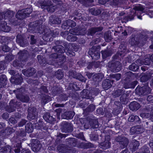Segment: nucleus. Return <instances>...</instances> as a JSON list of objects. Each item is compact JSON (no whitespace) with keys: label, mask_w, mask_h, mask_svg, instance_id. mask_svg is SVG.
Returning a JSON list of instances; mask_svg holds the SVG:
<instances>
[{"label":"nucleus","mask_w":153,"mask_h":153,"mask_svg":"<svg viewBox=\"0 0 153 153\" xmlns=\"http://www.w3.org/2000/svg\"><path fill=\"white\" fill-rule=\"evenodd\" d=\"M63 71L62 70L59 69L55 72V76L59 80L62 79L64 76Z\"/></svg>","instance_id":"obj_44"},{"label":"nucleus","mask_w":153,"mask_h":153,"mask_svg":"<svg viewBox=\"0 0 153 153\" xmlns=\"http://www.w3.org/2000/svg\"><path fill=\"white\" fill-rule=\"evenodd\" d=\"M130 132L131 134H138L142 133L141 127L139 126H136L132 127L130 129Z\"/></svg>","instance_id":"obj_30"},{"label":"nucleus","mask_w":153,"mask_h":153,"mask_svg":"<svg viewBox=\"0 0 153 153\" xmlns=\"http://www.w3.org/2000/svg\"><path fill=\"white\" fill-rule=\"evenodd\" d=\"M76 79L82 82H85L87 79L86 78L84 77L80 74H78V75L76 76Z\"/></svg>","instance_id":"obj_63"},{"label":"nucleus","mask_w":153,"mask_h":153,"mask_svg":"<svg viewBox=\"0 0 153 153\" xmlns=\"http://www.w3.org/2000/svg\"><path fill=\"white\" fill-rule=\"evenodd\" d=\"M136 153H149V148L146 146H144L141 148L139 152Z\"/></svg>","instance_id":"obj_53"},{"label":"nucleus","mask_w":153,"mask_h":153,"mask_svg":"<svg viewBox=\"0 0 153 153\" xmlns=\"http://www.w3.org/2000/svg\"><path fill=\"white\" fill-rule=\"evenodd\" d=\"M36 73V70L34 68H31L22 72L24 75L28 77L32 76Z\"/></svg>","instance_id":"obj_34"},{"label":"nucleus","mask_w":153,"mask_h":153,"mask_svg":"<svg viewBox=\"0 0 153 153\" xmlns=\"http://www.w3.org/2000/svg\"><path fill=\"white\" fill-rule=\"evenodd\" d=\"M102 78L100 77L98 74H95L92 76V79L94 82L95 83L99 82L101 81Z\"/></svg>","instance_id":"obj_59"},{"label":"nucleus","mask_w":153,"mask_h":153,"mask_svg":"<svg viewBox=\"0 0 153 153\" xmlns=\"http://www.w3.org/2000/svg\"><path fill=\"white\" fill-rule=\"evenodd\" d=\"M57 149L61 153H66L68 152V148L66 145L63 144L59 145L57 147Z\"/></svg>","instance_id":"obj_38"},{"label":"nucleus","mask_w":153,"mask_h":153,"mask_svg":"<svg viewBox=\"0 0 153 153\" xmlns=\"http://www.w3.org/2000/svg\"><path fill=\"white\" fill-rule=\"evenodd\" d=\"M76 138L79 139L83 141H86L84 136L83 133L79 132V134H76L75 136Z\"/></svg>","instance_id":"obj_62"},{"label":"nucleus","mask_w":153,"mask_h":153,"mask_svg":"<svg viewBox=\"0 0 153 153\" xmlns=\"http://www.w3.org/2000/svg\"><path fill=\"white\" fill-rule=\"evenodd\" d=\"M28 13H25L24 9L19 10L16 15V19L20 20L23 19L25 18L29 17Z\"/></svg>","instance_id":"obj_24"},{"label":"nucleus","mask_w":153,"mask_h":153,"mask_svg":"<svg viewBox=\"0 0 153 153\" xmlns=\"http://www.w3.org/2000/svg\"><path fill=\"white\" fill-rule=\"evenodd\" d=\"M111 52L105 50L102 52V56L103 59H105L107 57L111 56Z\"/></svg>","instance_id":"obj_56"},{"label":"nucleus","mask_w":153,"mask_h":153,"mask_svg":"<svg viewBox=\"0 0 153 153\" xmlns=\"http://www.w3.org/2000/svg\"><path fill=\"white\" fill-rule=\"evenodd\" d=\"M76 23L73 20L69 19L63 22L61 27L64 30H68L70 27L73 28L76 26Z\"/></svg>","instance_id":"obj_16"},{"label":"nucleus","mask_w":153,"mask_h":153,"mask_svg":"<svg viewBox=\"0 0 153 153\" xmlns=\"http://www.w3.org/2000/svg\"><path fill=\"white\" fill-rule=\"evenodd\" d=\"M19 105L16 101L12 100L10 101L9 105L6 106L5 109L7 112L10 113L15 111L16 108L17 109Z\"/></svg>","instance_id":"obj_11"},{"label":"nucleus","mask_w":153,"mask_h":153,"mask_svg":"<svg viewBox=\"0 0 153 153\" xmlns=\"http://www.w3.org/2000/svg\"><path fill=\"white\" fill-rule=\"evenodd\" d=\"M77 64L79 67H84L86 65L87 62L85 60L80 59L77 62Z\"/></svg>","instance_id":"obj_64"},{"label":"nucleus","mask_w":153,"mask_h":153,"mask_svg":"<svg viewBox=\"0 0 153 153\" xmlns=\"http://www.w3.org/2000/svg\"><path fill=\"white\" fill-rule=\"evenodd\" d=\"M19 58L21 62L24 63L26 62L28 58V55L23 51H20L19 53Z\"/></svg>","instance_id":"obj_31"},{"label":"nucleus","mask_w":153,"mask_h":153,"mask_svg":"<svg viewBox=\"0 0 153 153\" xmlns=\"http://www.w3.org/2000/svg\"><path fill=\"white\" fill-rule=\"evenodd\" d=\"M144 109L145 111L147 113H144L143 115H144V116L146 117H148L150 115L149 113L150 112L151 113L152 111V110L153 109L152 105H147L145 106Z\"/></svg>","instance_id":"obj_37"},{"label":"nucleus","mask_w":153,"mask_h":153,"mask_svg":"<svg viewBox=\"0 0 153 153\" xmlns=\"http://www.w3.org/2000/svg\"><path fill=\"white\" fill-rule=\"evenodd\" d=\"M49 22L52 24L58 25L61 24V20L57 16L52 15L49 17Z\"/></svg>","instance_id":"obj_27"},{"label":"nucleus","mask_w":153,"mask_h":153,"mask_svg":"<svg viewBox=\"0 0 153 153\" xmlns=\"http://www.w3.org/2000/svg\"><path fill=\"white\" fill-rule=\"evenodd\" d=\"M111 136L110 135L105 136L104 141L99 144L100 147L103 150L108 149L111 147Z\"/></svg>","instance_id":"obj_12"},{"label":"nucleus","mask_w":153,"mask_h":153,"mask_svg":"<svg viewBox=\"0 0 153 153\" xmlns=\"http://www.w3.org/2000/svg\"><path fill=\"white\" fill-rule=\"evenodd\" d=\"M114 81L113 80L105 79L102 82V86L105 90H108L111 87Z\"/></svg>","instance_id":"obj_25"},{"label":"nucleus","mask_w":153,"mask_h":153,"mask_svg":"<svg viewBox=\"0 0 153 153\" xmlns=\"http://www.w3.org/2000/svg\"><path fill=\"white\" fill-rule=\"evenodd\" d=\"M59 30L58 28H56L54 30H53L51 31V34H45L46 36L48 38H50V35L52 36L53 37L55 38L56 37H57L59 34Z\"/></svg>","instance_id":"obj_36"},{"label":"nucleus","mask_w":153,"mask_h":153,"mask_svg":"<svg viewBox=\"0 0 153 153\" xmlns=\"http://www.w3.org/2000/svg\"><path fill=\"white\" fill-rule=\"evenodd\" d=\"M103 29L102 27H92L88 29L87 31V36H93L97 32H100Z\"/></svg>","instance_id":"obj_19"},{"label":"nucleus","mask_w":153,"mask_h":153,"mask_svg":"<svg viewBox=\"0 0 153 153\" xmlns=\"http://www.w3.org/2000/svg\"><path fill=\"white\" fill-rule=\"evenodd\" d=\"M32 124V123L30 122L27 123L25 126V130L26 132L30 133L33 131V128Z\"/></svg>","instance_id":"obj_43"},{"label":"nucleus","mask_w":153,"mask_h":153,"mask_svg":"<svg viewBox=\"0 0 153 153\" xmlns=\"http://www.w3.org/2000/svg\"><path fill=\"white\" fill-rule=\"evenodd\" d=\"M75 113L74 111H66L62 115V117L67 120L71 119L73 118Z\"/></svg>","instance_id":"obj_32"},{"label":"nucleus","mask_w":153,"mask_h":153,"mask_svg":"<svg viewBox=\"0 0 153 153\" xmlns=\"http://www.w3.org/2000/svg\"><path fill=\"white\" fill-rule=\"evenodd\" d=\"M17 136L23 137L26 135V133L24 129L21 128L16 131Z\"/></svg>","instance_id":"obj_55"},{"label":"nucleus","mask_w":153,"mask_h":153,"mask_svg":"<svg viewBox=\"0 0 153 153\" xmlns=\"http://www.w3.org/2000/svg\"><path fill=\"white\" fill-rule=\"evenodd\" d=\"M128 95L125 93H123L120 97V100L123 104H126L128 103Z\"/></svg>","instance_id":"obj_42"},{"label":"nucleus","mask_w":153,"mask_h":153,"mask_svg":"<svg viewBox=\"0 0 153 153\" xmlns=\"http://www.w3.org/2000/svg\"><path fill=\"white\" fill-rule=\"evenodd\" d=\"M61 129L62 132L71 133L73 130V126L70 123L62 122L61 123Z\"/></svg>","instance_id":"obj_10"},{"label":"nucleus","mask_w":153,"mask_h":153,"mask_svg":"<svg viewBox=\"0 0 153 153\" xmlns=\"http://www.w3.org/2000/svg\"><path fill=\"white\" fill-rule=\"evenodd\" d=\"M55 44L56 45L53 47V49H54L55 52L59 53H62L65 52L64 48L62 45H63L62 41H56L55 42Z\"/></svg>","instance_id":"obj_14"},{"label":"nucleus","mask_w":153,"mask_h":153,"mask_svg":"<svg viewBox=\"0 0 153 153\" xmlns=\"http://www.w3.org/2000/svg\"><path fill=\"white\" fill-rule=\"evenodd\" d=\"M135 91L136 94L140 96L148 95L151 92L149 83L146 82L142 87L138 85L135 89Z\"/></svg>","instance_id":"obj_6"},{"label":"nucleus","mask_w":153,"mask_h":153,"mask_svg":"<svg viewBox=\"0 0 153 153\" xmlns=\"http://www.w3.org/2000/svg\"><path fill=\"white\" fill-rule=\"evenodd\" d=\"M77 146L80 148H82L83 149H87L94 147V145L89 142L87 143L80 142L78 143Z\"/></svg>","instance_id":"obj_26"},{"label":"nucleus","mask_w":153,"mask_h":153,"mask_svg":"<svg viewBox=\"0 0 153 153\" xmlns=\"http://www.w3.org/2000/svg\"><path fill=\"white\" fill-rule=\"evenodd\" d=\"M139 67L134 63H132L129 67V69L133 71L136 72L139 69Z\"/></svg>","instance_id":"obj_52"},{"label":"nucleus","mask_w":153,"mask_h":153,"mask_svg":"<svg viewBox=\"0 0 153 153\" xmlns=\"http://www.w3.org/2000/svg\"><path fill=\"white\" fill-rule=\"evenodd\" d=\"M23 81V78L21 74H19L18 73L11 76L10 81V82L13 84L16 85H20Z\"/></svg>","instance_id":"obj_13"},{"label":"nucleus","mask_w":153,"mask_h":153,"mask_svg":"<svg viewBox=\"0 0 153 153\" xmlns=\"http://www.w3.org/2000/svg\"><path fill=\"white\" fill-rule=\"evenodd\" d=\"M12 147L9 145L1 147V153H11Z\"/></svg>","instance_id":"obj_39"},{"label":"nucleus","mask_w":153,"mask_h":153,"mask_svg":"<svg viewBox=\"0 0 153 153\" xmlns=\"http://www.w3.org/2000/svg\"><path fill=\"white\" fill-rule=\"evenodd\" d=\"M16 98L23 102H28L30 100L28 95L24 94L22 92H19L16 94Z\"/></svg>","instance_id":"obj_23"},{"label":"nucleus","mask_w":153,"mask_h":153,"mask_svg":"<svg viewBox=\"0 0 153 153\" xmlns=\"http://www.w3.org/2000/svg\"><path fill=\"white\" fill-rule=\"evenodd\" d=\"M68 144L71 146L75 147L78 143L77 140L74 138H69L68 139Z\"/></svg>","instance_id":"obj_45"},{"label":"nucleus","mask_w":153,"mask_h":153,"mask_svg":"<svg viewBox=\"0 0 153 153\" xmlns=\"http://www.w3.org/2000/svg\"><path fill=\"white\" fill-rule=\"evenodd\" d=\"M50 101V97L47 95H43L41 99V102L45 104L48 102Z\"/></svg>","instance_id":"obj_54"},{"label":"nucleus","mask_w":153,"mask_h":153,"mask_svg":"<svg viewBox=\"0 0 153 153\" xmlns=\"http://www.w3.org/2000/svg\"><path fill=\"white\" fill-rule=\"evenodd\" d=\"M28 29L30 32H33L35 30L45 31L46 28V26L43 24V21L41 20L36 21L34 22H30L28 25Z\"/></svg>","instance_id":"obj_5"},{"label":"nucleus","mask_w":153,"mask_h":153,"mask_svg":"<svg viewBox=\"0 0 153 153\" xmlns=\"http://www.w3.org/2000/svg\"><path fill=\"white\" fill-rule=\"evenodd\" d=\"M16 42L20 45H24V39L23 36L21 35H18L16 36Z\"/></svg>","instance_id":"obj_49"},{"label":"nucleus","mask_w":153,"mask_h":153,"mask_svg":"<svg viewBox=\"0 0 153 153\" xmlns=\"http://www.w3.org/2000/svg\"><path fill=\"white\" fill-rule=\"evenodd\" d=\"M90 12L91 14L94 16H98L100 14L101 11V10L97 8H92L90 9Z\"/></svg>","instance_id":"obj_47"},{"label":"nucleus","mask_w":153,"mask_h":153,"mask_svg":"<svg viewBox=\"0 0 153 153\" xmlns=\"http://www.w3.org/2000/svg\"><path fill=\"white\" fill-rule=\"evenodd\" d=\"M68 93L69 95L66 94L62 93L60 94L62 91V88L60 86L57 85L53 86L51 89V92L54 96L59 95L57 97V100L59 102L65 101L67 100L69 95L71 96L73 94L71 93V91L75 92L80 90V88L79 86V84L76 82H73V83H70L67 88Z\"/></svg>","instance_id":"obj_1"},{"label":"nucleus","mask_w":153,"mask_h":153,"mask_svg":"<svg viewBox=\"0 0 153 153\" xmlns=\"http://www.w3.org/2000/svg\"><path fill=\"white\" fill-rule=\"evenodd\" d=\"M73 19L76 22H77L78 20L81 21L82 20H86L87 18L85 17H83L82 14L77 13L75 15V16L74 17Z\"/></svg>","instance_id":"obj_46"},{"label":"nucleus","mask_w":153,"mask_h":153,"mask_svg":"<svg viewBox=\"0 0 153 153\" xmlns=\"http://www.w3.org/2000/svg\"><path fill=\"white\" fill-rule=\"evenodd\" d=\"M22 147V143H17L14 147V152L16 153H19Z\"/></svg>","instance_id":"obj_57"},{"label":"nucleus","mask_w":153,"mask_h":153,"mask_svg":"<svg viewBox=\"0 0 153 153\" xmlns=\"http://www.w3.org/2000/svg\"><path fill=\"white\" fill-rule=\"evenodd\" d=\"M95 109V106L93 104H90L85 109V111L86 112H92Z\"/></svg>","instance_id":"obj_50"},{"label":"nucleus","mask_w":153,"mask_h":153,"mask_svg":"<svg viewBox=\"0 0 153 153\" xmlns=\"http://www.w3.org/2000/svg\"><path fill=\"white\" fill-rule=\"evenodd\" d=\"M4 13L5 19H7V21H1L0 22V27L3 31L8 32L10 31V28L7 25V22H8L9 24L14 26L20 25L21 22L20 21L16 20L14 16L15 13L13 11L8 10L4 12Z\"/></svg>","instance_id":"obj_2"},{"label":"nucleus","mask_w":153,"mask_h":153,"mask_svg":"<svg viewBox=\"0 0 153 153\" xmlns=\"http://www.w3.org/2000/svg\"><path fill=\"white\" fill-rule=\"evenodd\" d=\"M152 73L149 71L143 73L140 79V81L142 82H146L152 76Z\"/></svg>","instance_id":"obj_28"},{"label":"nucleus","mask_w":153,"mask_h":153,"mask_svg":"<svg viewBox=\"0 0 153 153\" xmlns=\"http://www.w3.org/2000/svg\"><path fill=\"white\" fill-rule=\"evenodd\" d=\"M104 38L106 42H109L112 39L111 36V31L108 30L105 33Z\"/></svg>","instance_id":"obj_40"},{"label":"nucleus","mask_w":153,"mask_h":153,"mask_svg":"<svg viewBox=\"0 0 153 153\" xmlns=\"http://www.w3.org/2000/svg\"><path fill=\"white\" fill-rule=\"evenodd\" d=\"M145 36L141 34L140 36L132 37L130 39V43L132 46L141 48L144 46L147 40Z\"/></svg>","instance_id":"obj_4"},{"label":"nucleus","mask_w":153,"mask_h":153,"mask_svg":"<svg viewBox=\"0 0 153 153\" xmlns=\"http://www.w3.org/2000/svg\"><path fill=\"white\" fill-rule=\"evenodd\" d=\"M66 39L69 42H75L77 39V37L75 35H74V34H72L68 35Z\"/></svg>","instance_id":"obj_58"},{"label":"nucleus","mask_w":153,"mask_h":153,"mask_svg":"<svg viewBox=\"0 0 153 153\" xmlns=\"http://www.w3.org/2000/svg\"><path fill=\"white\" fill-rule=\"evenodd\" d=\"M141 107L140 104L137 102L133 101L130 103L129 108L132 111H136L138 110Z\"/></svg>","instance_id":"obj_29"},{"label":"nucleus","mask_w":153,"mask_h":153,"mask_svg":"<svg viewBox=\"0 0 153 153\" xmlns=\"http://www.w3.org/2000/svg\"><path fill=\"white\" fill-rule=\"evenodd\" d=\"M73 32L76 35L84 36L87 33L86 29L81 26L75 28L73 30Z\"/></svg>","instance_id":"obj_21"},{"label":"nucleus","mask_w":153,"mask_h":153,"mask_svg":"<svg viewBox=\"0 0 153 153\" xmlns=\"http://www.w3.org/2000/svg\"><path fill=\"white\" fill-rule=\"evenodd\" d=\"M64 53H59V54L58 58L56 60L57 62L58 63H59L60 64L63 63L65 61L66 59V57L63 54Z\"/></svg>","instance_id":"obj_41"},{"label":"nucleus","mask_w":153,"mask_h":153,"mask_svg":"<svg viewBox=\"0 0 153 153\" xmlns=\"http://www.w3.org/2000/svg\"><path fill=\"white\" fill-rule=\"evenodd\" d=\"M89 123L93 128H97L99 127V123L97 120L89 119Z\"/></svg>","instance_id":"obj_35"},{"label":"nucleus","mask_w":153,"mask_h":153,"mask_svg":"<svg viewBox=\"0 0 153 153\" xmlns=\"http://www.w3.org/2000/svg\"><path fill=\"white\" fill-rule=\"evenodd\" d=\"M7 79L6 76L4 74H1L0 76V88L4 87L7 83Z\"/></svg>","instance_id":"obj_33"},{"label":"nucleus","mask_w":153,"mask_h":153,"mask_svg":"<svg viewBox=\"0 0 153 153\" xmlns=\"http://www.w3.org/2000/svg\"><path fill=\"white\" fill-rule=\"evenodd\" d=\"M56 117L55 115H51L49 112L45 113L43 117L46 122L51 124H53L56 121Z\"/></svg>","instance_id":"obj_18"},{"label":"nucleus","mask_w":153,"mask_h":153,"mask_svg":"<svg viewBox=\"0 0 153 153\" xmlns=\"http://www.w3.org/2000/svg\"><path fill=\"white\" fill-rule=\"evenodd\" d=\"M129 53V50H127L126 47L124 45L120 44L119 47L118 51L116 54L112 57L114 60H116L118 59L119 56L124 57L126 55Z\"/></svg>","instance_id":"obj_9"},{"label":"nucleus","mask_w":153,"mask_h":153,"mask_svg":"<svg viewBox=\"0 0 153 153\" xmlns=\"http://www.w3.org/2000/svg\"><path fill=\"white\" fill-rule=\"evenodd\" d=\"M90 137L91 140L97 141L98 139V135L94 132H91Z\"/></svg>","instance_id":"obj_61"},{"label":"nucleus","mask_w":153,"mask_h":153,"mask_svg":"<svg viewBox=\"0 0 153 153\" xmlns=\"http://www.w3.org/2000/svg\"><path fill=\"white\" fill-rule=\"evenodd\" d=\"M123 108V105L121 102L118 101H115L112 111L113 114L115 115H118L122 110Z\"/></svg>","instance_id":"obj_15"},{"label":"nucleus","mask_w":153,"mask_h":153,"mask_svg":"<svg viewBox=\"0 0 153 153\" xmlns=\"http://www.w3.org/2000/svg\"><path fill=\"white\" fill-rule=\"evenodd\" d=\"M100 47L99 46H93L88 52L89 57H91L93 60L98 59L100 58Z\"/></svg>","instance_id":"obj_7"},{"label":"nucleus","mask_w":153,"mask_h":153,"mask_svg":"<svg viewBox=\"0 0 153 153\" xmlns=\"http://www.w3.org/2000/svg\"><path fill=\"white\" fill-rule=\"evenodd\" d=\"M132 145L133 146V147L131 149V151L134 152L138 149V147L140 145V143L139 141L134 140L132 143Z\"/></svg>","instance_id":"obj_51"},{"label":"nucleus","mask_w":153,"mask_h":153,"mask_svg":"<svg viewBox=\"0 0 153 153\" xmlns=\"http://www.w3.org/2000/svg\"><path fill=\"white\" fill-rule=\"evenodd\" d=\"M115 140L117 142H119L121 147L123 148L126 147L128 143V140L127 138L123 136H119L116 137Z\"/></svg>","instance_id":"obj_17"},{"label":"nucleus","mask_w":153,"mask_h":153,"mask_svg":"<svg viewBox=\"0 0 153 153\" xmlns=\"http://www.w3.org/2000/svg\"><path fill=\"white\" fill-rule=\"evenodd\" d=\"M27 117L30 121L33 123V125L36 129L38 130L42 131H48V126L46 125L43 122V119L39 118L38 121V114L37 112L34 109L28 111Z\"/></svg>","instance_id":"obj_3"},{"label":"nucleus","mask_w":153,"mask_h":153,"mask_svg":"<svg viewBox=\"0 0 153 153\" xmlns=\"http://www.w3.org/2000/svg\"><path fill=\"white\" fill-rule=\"evenodd\" d=\"M14 57L13 55L10 54H7L5 56L4 61L7 64L12 61L14 59Z\"/></svg>","instance_id":"obj_60"},{"label":"nucleus","mask_w":153,"mask_h":153,"mask_svg":"<svg viewBox=\"0 0 153 153\" xmlns=\"http://www.w3.org/2000/svg\"><path fill=\"white\" fill-rule=\"evenodd\" d=\"M108 67L113 72H117L120 71L122 68V65L119 61H112L108 64Z\"/></svg>","instance_id":"obj_8"},{"label":"nucleus","mask_w":153,"mask_h":153,"mask_svg":"<svg viewBox=\"0 0 153 153\" xmlns=\"http://www.w3.org/2000/svg\"><path fill=\"white\" fill-rule=\"evenodd\" d=\"M137 83L138 82L136 80L131 82L130 80H127V79L126 78L125 79V82L123 84L124 87L125 89L134 88Z\"/></svg>","instance_id":"obj_20"},{"label":"nucleus","mask_w":153,"mask_h":153,"mask_svg":"<svg viewBox=\"0 0 153 153\" xmlns=\"http://www.w3.org/2000/svg\"><path fill=\"white\" fill-rule=\"evenodd\" d=\"M31 143V148L32 150L35 152L39 151L41 148V144L39 141L36 140L32 139Z\"/></svg>","instance_id":"obj_22"},{"label":"nucleus","mask_w":153,"mask_h":153,"mask_svg":"<svg viewBox=\"0 0 153 153\" xmlns=\"http://www.w3.org/2000/svg\"><path fill=\"white\" fill-rule=\"evenodd\" d=\"M77 1L86 7L89 6L91 3L94 2V0H77Z\"/></svg>","instance_id":"obj_48"}]
</instances>
